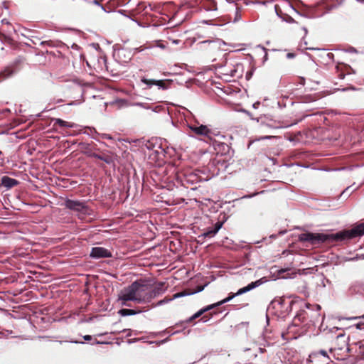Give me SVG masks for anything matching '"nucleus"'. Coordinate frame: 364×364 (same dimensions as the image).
Segmentation results:
<instances>
[{
    "instance_id": "nucleus-25",
    "label": "nucleus",
    "mask_w": 364,
    "mask_h": 364,
    "mask_svg": "<svg viewBox=\"0 0 364 364\" xmlns=\"http://www.w3.org/2000/svg\"><path fill=\"white\" fill-rule=\"evenodd\" d=\"M204 289V287H199L198 289L196 291H194V294L196 292H200Z\"/></svg>"
},
{
    "instance_id": "nucleus-20",
    "label": "nucleus",
    "mask_w": 364,
    "mask_h": 364,
    "mask_svg": "<svg viewBox=\"0 0 364 364\" xmlns=\"http://www.w3.org/2000/svg\"><path fill=\"white\" fill-rule=\"evenodd\" d=\"M215 234H213V229L212 230H210L205 232H204L202 236L205 237H212V236H214Z\"/></svg>"
},
{
    "instance_id": "nucleus-28",
    "label": "nucleus",
    "mask_w": 364,
    "mask_h": 364,
    "mask_svg": "<svg viewBox=\"0 0 364 364\" xmlns=\"http://www.w3.org/2000/svg\"><path fill=\"white\" fill-rule=\"evenodd\" d=\"M259 102H256V103H255V104L253 105V107H254L255 108H257V106L259 105Z\"/></svg>"
},
{
    "instance_id": "nucleus-22",
    "label": "nucleus",
    "mask_w": 364,
    "mask_h": 364,
    "mask_svg": "<svg viewBox=\"0 0 364 364\" xmlns=\"http://www.w3.org/2000/svg\"><path fill=\"white\" fill-rule=\"evenodd\" d=\"M350 187L346 188L341 193V196L345 195L346 193H348L350 191Z\"/></svg>"
},
{
    "instance_id": "nucleus-15",
    "label": "nucleus",
    "mask_w": 364,
    "mask_h": 364,
    "mask_svg": "<svg viewBox=\"0 0 364 364\" xmlns=\"http://www.w3.org/2000/svg\"><path fill=\"white\" fill-rule=\"evenodd\" d=\"M237 296V295H235V294H232L231 296L224 299L223 300L217 302V305H222L225 303H227L230 301H231L234 297Z\"/></svg>"
},
{
    "instance_id": "nucleus-6",
    "label": "nucleus",
    "mask_w": 364,
    "mask_h": 364,
    "mask_svg": "<svg viewBox=\"0 0 364 364\" xmlns=\"http://www.w3.org/2000/svg\"><path fill=\"white\" fill-rule=\"evenodd\" d=\"M262 283H263V282L262 281V279H259L255 282H251L247 286L240 289L236 293H235V295L240 296L246 292H248V291L252 290L253 289L260 286Z\"/></svg>"
},
{
    "instance_id": "nucleus-23",
    "label": "nucleus",
    "mask_w": 364,
    "mask_h": 364,
    "mask_svg": "<svg viewBox=\"0 0 364 364\" xmlns=\"http://www.w3.org/2000/svg\"><path fill=\"white\" fill-rule=\"evenodd\" d=\"M157 47H159V48H160L161 49H164L166 48V46L164 44L159 43H157Z\"/></svg>"
},
{
    "instance_id": "nucleus-9",
    "label": "nucleus",
    "mask_w": 364,
    "mask_h": 364,
    "mask_svg": "<svg viewBox=\"0 0 364 364\" xmlns=\"http://www.w3.org/2000/svg\"><path fill=\"white\" fill-rule=\"evenodd\" d=\"M93 157L100 159L103 161H105L107 164H112L114 163L113 157L108 155H98L97 154H94L92 155Z\"/></svg>"
},
{
    "instance_id": "nucleus-2",
    "label": "nucleus",
    "mask_w": 364,
    "mask_h": 364,
    "mask_svg": "<svg viewBox=\"0 0 364 364\" xmlns=\"http://www.w3.org/2000/svg\"><path fill=\"white\" fill-rule=\"evenodd\" d=\"M146 287L137 282L124 288L118 295V301L122 306H129L128 301H134L137 304L150 301L151 296L148 294Z\"/></svg>"
},
{
    "instance_id": "nucleus-36",
    "label": "nucleus",
    "mask_w": 364,
    "mask_h": 364,
    "mask_svg": "<svg viewBox=\"0 0 364 364\" xmlns=\"http://www.w3.org/2000/svg\"><path fill=\"white\" fill-rule=\"evenodd\" d=\"M75 105V102H71V103L69 104V105Z\"/></svg>"
},
{
    "instance_id": "nucleus-12",
    "label": "nucleus",
    "mask_w": 364,
    "mask_h": 364,
    "mask_svg": "<svg viewBox=\"0 0 364 364\" xmlns=\"http://www.w3.org/2000/svg\"><path fill=\"white\" fill-rule=\"evenodd\" d=\"M156 80L154 79H146V78H141V82L145 84L147 86V88H150L153 85H156Z\"/></svg>"
},
{
    "instance_id": "nucleus-27",
    "label": "nucleus",
    "mask_w": 364,
    "mask_h": 364,
    "mask_svg": "<svg viewBox=\"0 0 364 364\" xmlns=\"http://www.w3.org/2000/svg\"><path fill=\"white\" fill-rule=\"evenodd\" d=\"M330 353H331V354H333V358H336V355H335V354H334V350H333V349H331V348L330 349Z\"/></svg>"
},
{
    "instance_id": "nucleus-10",
    "label": "nucleus",
    "mask_w": 364,
    "mask_h": 364,
    "mask_svg": "<svg viewBox=\"0 0 364 364\" xmlns=\"http://www.w3.org/2000/svg\"><path fill=\"white\" fill-rule=\"evenodd\" d=\"M119 314L122 316L135 315L136 312L132 309H122L119 311Z\"/></svg>"
},
{
    "instance_id": "nucleus-5",
    "label": "nucleus",
    "mask_w": 364,
    "mask_h": 364,
    "mask_svg": "<svg viewBox=\"0 0 364 364\" xmlns=\"http://www.w3.org/2000/svg\"><path fill=\"white\" fill-rule=\"evenodd\" d=\"M188 127L197 135L209 137L211 133L210 129L205 125L188 126Z\"/></svg>"
},
{
    "instance_id": "nucleus-7",
    "label": "nucleus",
    "mask_w": 364,
    "mask_h": 364,
    "mask_svg": "<svg viewBox=\"0 0 364 364\" xmlns=\"http://www.w3.org/2000/svg\"><path fill=\"white\" fill-rule=\"evenodd\" d=\"M53 121L54 122V125L58 124L62 127H68V128H74L76 127V124L75 123L68 122L64 121L59 118L53 119Z\"/></svg>"
},
{
    "instance_id": "nucleus-30",
    "label": "nucleus",
    "mask_w": 364,
    "mask_h": 364,
    "mask_svg": "<svg viewBox=\"0 0 364 364\" xmlns=\"http://www.w3.org/2000/svg\"><path fill=\"white\" fill-rule=\"evenodd\" d=\"M178 42H179V41H178V40H173V43H175V44H178Z\"/></svg>"
},
{
    "instance_id": "nucleus-3",
    "label": "nucleus",
    "mask_w": 364,
    "mask_h": 364,
    "mask_svg": "<svg viewBox=\"0 0 364 364\" xmlns=\"http://www.w3.org/2000/svg\"><path fill=\"white\" fill-rule=\"evenodd\" d=\"M65 206L73 210L87 213V208L82 202L77 200H68L65 202Z\"/></svg>"
},
{
    "instance_id": "nucleus-38",
    "label": "nucleus",
    "mask_w": 364,
    "mask_h": 364,
    "mask_svg": "<svg viewBox=\"0 0 364 364\" xmlns=\"http://www.w3.org/2000/svg\"><path fill=\"white\" fill-rule=\"evenodd\" d=\"M363 317L364 318V315H363Z\"/></svg>"
},
{
    "instance_id": "nucleus-29",
    "label": "nucleus",
    "mask_w": 364,
    "mask_h": 364,
    "mask_svg": "<svg viewBox=\"0 0 364 364\" xmlns=\"http://www.w3.org/2000/svg\"><path fill=\"white\" fill-rule=\"evenodd\" d=\"M294 56V55L292 53H288L287 54V57L288 58H292Z\"/></svg>"
},
{
    "instance_id": "nucleus-26",
    "label": "nucleus",
    "mask_w": 364,
    "mask_h": 364,
    "mask_svg": "<svg viewBox=\"0 0 364 364\" xmlns=\"http://www.w3.org/2000/svg\"><path fill=\"white\" fill-rule=\"evenodd\" d=\"M262 126H263L264 127H267V128H272V126H270L269 124H262Z\"/></svg>"
},
{
    "instance_id": "nucleus-11",
    "label": "nucleus",
    "mask_w": 364,
    "mask_h": 364,
    "mask_svg": "<svg viewBox=\"0 0 364 364\" xmlns=\"http://www.w3.org/2000/svg\"><path fill=\"white\" fill-rule=\"evenodd\" d=\"M222 73L227 76L233 77L235 76L236 69L230 68L228 69L226 67L222 68Z\"/></svg>"
},
{
    "instance_id": "nucleus-21",
    "label": "nucleus",
    "mask_w": 364,
    "mask_h": 364,
    "mask_svg": "<svg viewBox=\"0 0 364 364\" xmlns=\"http://www.w3.org/2000/svg\"><path fill=\"white\" fill-rule=\"evenodd\" d=\"M272 137H274V136H264L259 137L258 139H255V141H260V140H263V139H271Z\"/></svg>"
},
{
    "instance_id": "nucleus-31",
    "label": "nucleus",
    "mask_w": 364,
    "mask_h": 364,
    "mask_svg": "<svg viewBox=\"0 0 364 364\" xmlns=\"http://www.w3.org/2000/svg\"><path fill=\"white\" fill-rule=\"evenodd\" d=\"M254 141H255V140H253V141H250V144H248V146H250V144H251L252 142H254Z\"/></svg>"
},
{
    "instance_id": "nucleus-8",
    "label": "nucleus",
    "mask_w": 364,
    "mask_h": 364,
    "mask_svg": "<svg viewBox=\"0 0 364 364\" xmlns=\"http://www.w3.org/2000/svg\"><path fill=\"white\" fill-rule=\"evenodd\" d=\"M2 184L7 188H11L18 183L16 179L11 178L7 176H4L1 179Z\"/></svg>"
},
{
    "instance_id": "nucleus-34",
    "label": "nucleus",
    "mask_w": 364,
    "mask_h": 364,
    "mask_svg": "<svg viewBox=\"0 0 364 364\" xmlns=\"http://www.w3.org/2000/svg\"><path fill=\"white\" fill-rule=\"evenodd\" d=\"M360 259H364V254L360 257Z\"/></svg>"
},
{
    "instance_id": "nucleus-37",
    "label": "nucleus",
    "mask_w": 364,
    "mask_h": 364,
    "mask_svg": "<svg viewBox=\"0 0 364 364\" xmlns=\"http://www.w3.org/2000/svg\"><path fill=\"white\" fill-rule=\"evenodd\" d=\"M284 272V269H281V270L279 271V272Z\"/></svg>"
},
{
    "instance_id": "nucleus-17",
    "label": "nucleus",
    "mask_w": 364,
    "mask_h": 364,
    "mask_svg": "<svg viewBox=\"0 0 364 364\" xmlns=\"http://www.w3.org/2000/svg\"><path fill=\"white\" fill-rule=\"evenodd\" d=\"M203 314V311L202 309L199 310L198 312H196V314H194L190 318L191 321L193 320V319H196L197 318H198L199 316H200L202 314Z\"/></svg>"
},
{
    "instance_id": "nucleus-14",
    "label": "nucleus",
    "mask_w": 364,
    "mask_h": 364,
    "mask_svg": "<svg viewBox=\"0 0 364 364\" xmlns=\"http://www.w3.org/2000/svg\"><path fill=\"white\" fill-rule=\"evenodd\" d=\"M194 294V292H191V293H186L185 291L178 292V293L175 294L173 295V298L171 300L174 299H177V298H179V297L188 296V295H191V294Z\"/></svg>"
},
{
    "instance_id": "nucleus-24",
    "label": "nucleus",
    "mask_w": 364,
    "mask_h": 364,
    "mask_svg": "<svg viewBox=\"0 0 364 364\" xmlns=\"http://www.w3.org/2000/svg\"><path fill=\"white\" fill-rule=\"evenodd\" d=\"M83 338L85 340V341H90L91 340V336H89V335H86L83 337Z\"/></svg>"
},
{
    "instance_id": "nucleus-13",
    "label": "nucleus",
    "mask_w": 364,
    "mask_h": 364,
    "mask_svg": "<svg viewBox=\"0 0 364 364\" xmlns=\"http://www.w3.org/2000/svg\"><path fill=\"white\" fill-rule=\"evenodd\" d=\"M167 80H156V85L159 87V88H161L162 90H166L168 89V86L166 85V82Z\"/></svg>"
},
{
    "instance_id": "nucleus-32",
    "label": "nucleus",
    "mask_w": 364,
    "mask_h": 364,
    "mask_svg": "<svg viewBox=\"0 0 364 364\" xmlns=\"http://www.w3.org/2000/svg\"><path fill=\"white\" fill-rule=\"evenodd\" d=\"M357 328H358V329H360V328H360V324H358V325H357Z\"/></svg>"
},
{
    "instance_id": "nucleus-16",
    "label": "nucleus",
    "mask_w": 364,
    "mask_h": 364,
    "mask_svg": "<svg viewBox=\"0 0 364 364\" xmlns=\"http://www.w3.org/2000/svg\"><path fill=\"white\" fill-rule=\"evenodd\" d=\"M223 223H217L215 225V228L213 229V234H216L219 230L222 228Z\"/></svg>"
},
{
    "instance_id": "nucleus-33",
    "label": "nucleus",
    "mask_w": 364,
    "mask_h": 364,
    "mask_svg": "<svg viewBox=\"0 0 364 364\" xmlns=\"http://www.w3.org/2000/svg\"><path fill=\"white\" fill-rule=\"evenodd\" d=\"M74 343H81V344H83V342H77V341H75Z\"/></svg>"
},
{
    "instance_id": "nucleus-4",
    "label": "nucleus",
    "mask_w": 364,
    "mask_h": 364,
    "mask_svg": "<svg viewBox=\"0 0 364 364\" xmlns=\"http://www.w3.org/2000/svg\"><path fill=\"white\" fill-rule=\"evenodd\" d=\"M111 256L108 250L101 247H93L90 252V257L95 259L110 257Z\"/></svg>"
},
{
    "instance_id": "nucleus-18",
    "label": "nucleus",
    "mask_w": 364,
    "mask_h": 364,
    "mask_svg": "<svg viewBox=\"0 0 364 364\" xmlns=\"http://www.w3.org/2000/svg\"><path fill=\"white\" fill-rule=\"evenodd\" d=\"M314 355H321L322 356L326 358L327 360L330 359L328 355V354H327V352L326 350H321L318 352L316 353Z\"/></svg>"
},
{
    "instance_id": "nucleus-19",
    "label": "nucleus",
    "mask_w": 364,
    "mask_h": 364,
    "mask_svg": "<svg viewBox=\"0 0 364 364\" xmlns=\"http://www.w3.org/2000/svg\"><path fill=\"white\" fill-rule=\"evenodd\" d=\"M219 306V305H217V303H215V304H213L209 305V306H206V307H205V308L202 309V310H203V313H205V312H206V311H209V310H210V309H213L214 307H216V306Z\"/></svg>"
},
{
    "instance_id": "nucleus-35",
    "label": "nucleus",
    "mask_w": 364,
    "mask_h": 364,
    "mask_svg": "<svg viewBox=\"0 0 364 364\" xmlns=\"http://www.w3.org/2000/svg\"><path fill=\"white\" fill-rule=\"evenodd\" d=\"M94 3H95V4H98V1L97 0H95Z\"/></svg>"
},
{
    "instance_id": "nucleus-1",
    "label": "nucleus",
    "mask_w": 364,
    "mask_h": 364,
    "mask_svg": "<svg viewBox=\"0 0 364 364\" xmlns=\"http://www.w3.org/2000/svg\"><path fill=\"white\" fill-rule=\"evenodd\" d=\"M364 235V223H362L350 230L341 231L336 233H312L304 232L299 236L302 242H309L313 245L327 242L331 243L342 241Z\"/></svg>"
}]
</instances>
